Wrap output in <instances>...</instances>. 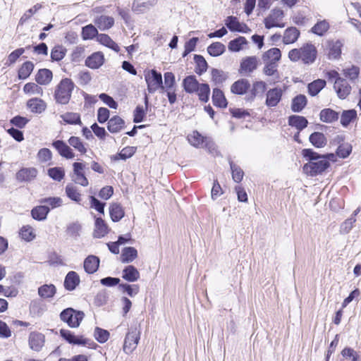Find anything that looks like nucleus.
I'll list each match as a JSON object with an SVG mask.
<instances>
[{"label":"nucleus","mask_w":361,"mask_h":361,"mask_svg":"<svg viewBox=\"0 0 361 361\" xmlns=\"http://www.w3.org/2000/svg\"><path fill=\"white\" fill-rule=\"evenodd\" d=\"M108 232L109 228L104 221L100 217L97 218L93 233L94 237L97 238H102L106 235Z\"/></svg>","instance_id":"obj_22"},{"label":"nucleus","mask_w":361,"mask_h":361,"mask_svg":"<svg viewBox=\"0 0 361 361\" xmlns=\"http://www.w3.org/2000/svg\"><path fill=\"white\" fill-rule=\"evenodd\" d=\"M283 95L281 87H276L269 90L266 94L265 104L268 107H274L280 102Z\"/></svg>","instance_id":"obj_10"},{"label":"nucleus","mask_w":361,"mask_h":361,"mask_svg":"<svg viewBox=\"0 0 361 361\" xmlns=\"http://www.w3.org/2000/svg\"><path fill=\"white\" fill-rule=\"evenodd\" d=\"M246 44V39L244 37H239L229 42L228 49L232 51H239L243 49V46Z\"/></svg>","instance_id":"obj_51"},{"label":"nucleus","mask_w":361,"mask_h":361,"mask_svg":"<svg viewBox=\"0 0 361 361\" xmlns=\"http://www.w3.org/2000/svg\"><path fill=\"white\" fill-rule=\"evenodd\" d=\"M136 152V148L134 147H124L118 154L114 157V160L123 159L126 160L131 157Z\"/></svg>","instance_id":"obj_50"},{"label":"nucleus","mask_w":361,"mask_h":361,"mask_svg":"<svg viewBox=\"0 0 361 361\" xmlns=\"http://www.w3.org/2000/svg\"><path fill=\"white\" fill-rule=\"evenodd\" d=\"M74 88V83L69 78L62 79L56 86L54 97L57 103L66 104L69 102Z\"/></svg>","instance_id":"obj_3"},{"label":"nucleus","mask_w":361,"mask_h":361,"mask_svg":"<svg viewBox=\"0 0 361 361\" xmlns=\"http://www.w3.org/2000/svg\"><path fill=\"white\" fill-rule=\"evenodd\" d=\"M104 60L102 53L95 52L86 59L85 64L90 68L96 69L104 63Z\"/></svg>","instance_id":"obj_21"},{"label":"nucleus","mask_w":361,"mask_h":361,"mask_svg":"<svg viewBox=\"0 0 361 361\" xmlns=\"http://www.w3.org/2000/svg\"><path fill=\"white\" fill-rule=\"evenodd\" d=\"M200 83L196 79L195 75H189L185 78L183 80V87L187 93H195L198 90V87Z\"/></svg>","instance_id":"obj_19"},{"label":"nucleus","mask_w":361,"mask_h":361,"mask_svg":"<svg viewBox=\"0 0 361 361\" xmlns=\"http://www.w3.org/2000/svg\"><path fill=\"white\" fill-rule=\"evenodd\" d=\"M45 343V336L42 333L32 331L28 336V345L31 350L39 352Z\"/></svg>","instance_id":"obj_8"},{"label":"nucleus","mask_w":361,"mask_h":361,"mask_svg":"<svg viewBox=\"0 0 361 361\" xmlns=\"http://www.w3.org/2000/svg\"><path fill=\"white\" fill-rule=\"evenodd\" d=\"M68 143L71 146L77 149L79 152L85 154L87 152V149L82 143L81 139L78 137L71 136L68 139Z\"/></svg>","instance_id":"obj_53"},{"label":"nucleus","mask_w":361,"mask_h":361,"mask_svg":"<svg viewBox=\"0 0 361 361\" xmlns=\"http://www.w3.org/2000/svg\"><path fill=\"white\" fill-rule=\"evenodd\" d=\"M357 118V111L355 109L344 110L341 115V124L347 127Z\"/></svg>","instance_id":"obj_33"},{"label":"nucleus","mask_w":361,"mask_h":361,"mask_svg":"<svg viewBox=\"0 0 361 361\" xmlns=\"http://www.w3.org/2000/svg\"><path fill=\"white\" fill-rule=\"evenodd\" d=\"M343 141V137L341 135H336L334 139V142L339 144L336 151L338 156L344 159L348 157L351 153L352 146L349 143H341Z\"/></svg>","instance_id":"obj_16"},{"label":"nucleus","mask_w":361,"mask_h":361,"mask_svg":"<svg viewBox=\"0 0 361 361\" xmlns=\"http://www.w3.org/2000/svg\"><path fill=\"white\" fill-rule=\"evenodd\" d=\"M230 166L232 172V178L236 183H240L243 178V171L233 161H230Z\"/></svg>","instance_id":"obj_56"},{"label":"nucleus","mask_w":361,"mask_h":361,"mask_svg":"<svg viewBox=\"0 0 361 361\" xmlns=\"http://www.w3.org/2000/svg\"><path fill=\"white\" fill-rule=\"evenodd\" d=\"M56 293V288L54 285H43L38 289L39 295L44 298H52Z\"/></svg>","instance_id":"obj_48"},{"label":"nucleus","mask_w":361,"mask_h":361,"mask_svg":"<svg viewBox=\"0 0 361 361\" xmlns=\"http://www.w3.org/2000/svg\"><path fill=\"white\" fill-rule=\"evenodd\" d=\"M317 55V50L312 43H306L299 49H293L288 52V58L291 61H302L305 64L313 63Z\"/></svg>","instance_id":"obj_2"},{"label":"nucleus","mask_w":361,"mask_h":361,"mask_svg":"<svg viewBox=\"0 0 361 361\" xmlns=\"http://www.w3.org/2000/svg\"><path fill=\"white\" fill-rule=\"evenodd\" d=\"M73 176L72 180L76 183L82 186L86 187L88 185L89 182L82 171L85 169V165L80 162H74L73 164Z\"/></svg>","instance_id":"obj_9"},{"label":"nucleus","mask_w":361,"mask_h":361,"mask_svg":"<svg viewBox=\"0 0 361 361\" xmlns=\"http://www.w3.org/2000/svg\"><path fill=\"white\" fill-rule=\"evenodd\" d=\"M227 27L231 31L244 32L247 26L244 23L238 21V18L234 16H228L225 23Z\"/></svg>","instance_id":"obj_29"},{"label":"nucleus","mask_w":361,"mask_h":361,"mask_svg":"<svg viewBox=\"0 0 361 361\" xmlns=\"http://www.w3.org/2000/svg\"><path fill=\"white\" fill-rule=\"evenodd\" d=\"M334 88L338 97L341 99H345L351 91L350 85L343 78H338L335 80Z\"/></svg>","instance_id":"obj_11"},{"label":"nucleus","mask_w":361,"mask_h":361,"mask_svg":"<svg viewBox=\"0 0 361 361\" xmlns=\"http://www.w3.org/2000/svg\"><path fill=\"white\" fill-rule=\"evenodd\" d=\"M97 41L102 44L113 49L116 52L120 51L118 45L113 41L111 37L106 34H100L97 35Z\"/></svg>","instance_id":"obj_36"},{"label":"nucleus","mask_w":361,"mask_h":361,"mask_svg":"<svg viewBox=\"0 0 361 361\" xmlns=\"http://www.w3.org/2000/svg\"><path fill=\"white\" fill-rule=\"evenodd\" d=\"M250 87V83L246 79L238 80L235 82L231 87V92L238 94H245Z\"/></svg>","instance_id":"obj_30"},{"label":"nucleus","mask_w":361,"mask_h":361,"mask_svg":"<svg viewBox=\"0 0 361 361\" xmlns=\"http://www.w3.org/2000/svg\"><path fill=\"white\" fill-rule=\"evenodd\" d=\"M281 57V50L278 48H271L264 52L262 55V61L264 63H276L278 64Z\"/></svg>","instance_id":"obj_13"},{"label":"nucleus","mask_w":361,"mask_h":361,"mask_svg":"<svg viewBox=\"0 0 361 361\" xmlns=\"http://www.w3.org/2000/svg\"><path fill=\"white\" fill-rule=\"evenodd\" d=\"M141 328L140 325L130 326L124 338L123 350L126 354H131L137 348L140 339Z\"/></svg>","instance_id":"obj_4"},{"label":"nucleus","mask_w":361,"mask_h":361,"mask_svg":"<svg viewBox=\"0 0 361 361\" xmlns=\"http://www.w3.org/2000/svg\"><path fill=\"white\" fill-rule=\"evenodd\" d=\"M98 31L97 28L92 24L87 25L82 27V35L84 39H91L95 36L97 37Z\"/></svg>","instance_id":"obj_54"},{"label":"nucleus","mask_w":361,"mask_h":361,"mask_svg":"<svg viewBox=\"0 0 361 361\" xmlns=\"http://www.w3.org/2000/svg\"><path fill=\"white\" fill-rule=\"evenodd\" d=\"M307 104V98L303 94H299L292 101L291 109L294 112L301 111Z\"/></svg>","instance_id":"obj_38"},{"label":"nucleus","mask_w":361,"mask_h":361,"mask_svg":"<svg viewBox=\"0 0 361 361\" xmlns=\"http://www.w3.org/2000/svg\"><path fill=\"white\" fill-rule=\"evenodd\" d=\"M329 23L326 20L318 21L311 29V31L319 36L324 35L329 29Z\"/></svg>","instance_id":"obj_39"},{"label":"nucleus","mask_w":361,"mask_h":361,"mask_svg":"<svg viewBox=\"0 0 361 361\" xmlns=\"http://www.w3.org/2000/svg\"><path fill=\"white\" fill-rule=\"evenodd\" d=\"M212 101L215 106L221 108H225L227 106V102L223 92L218 88H214L212 93Z\"/></svg>","instance_id":"obj_32"},{"label":"nucleus","mask_w":361,"mask_h":361,"mask_svg":"<svg viewBox=\"0 0 361 361\" xmlns=\"http://www.w3.org/2000/svg\"><path fill=\"white\" fill-rule=\"evenodd\" d=\"M137 257V250L133 247L124 248L121 255L122 262L126 263L133 262Z\"/></svg>","instance_id":"obj_43"},{"label":"nucleus","mask_w":361,"mask_h":361,"mask_svg":"<svg viewBox=\"0 0 361 361\" xmlns=\"http://www.w3.org/2000/svg\"><path fill=\"white\" fill-rule=\"evenodd\" d=\"M109 213L113 221L117 222L124 216V212L122 207L117 203H114L110 206Z\"/></svg>","instance_id":"obj_37"},{"label":"nucleus","mask_w":361,"mask_h":361,"mask_svg":"<svg viewBox=\"0 0 361 361\" xmlns=\"http://www.w3.org/2000/svg\"><path fill=\"white\" fill-rule=\"evenodd\" d=\"M145 78L147 85V90L149 93H154L158 89H161L162 76L160 73L152 70L145 74Z\"/></svg>","instance_id":"obj_7"},{"label":"nucleus","mask_w":361,"mask_h":361,"mask_svg":"<svg viewBox=\"0 0 361 361\" xmlns=\"http://www.w3.org/2000/svg\"><path fill=\"white\" fill-rule=\"evenodd\" d=\"M156 2V0H135L133 4V8L135 11L142 12L146 8H149Z\"/></svg>","instance_id":"obj_49"},{"label":"nucleus","mask_w":361,"mask_h":361,"mask_svg":"<svg viewBox=\"0 0 361 361\" xmlns=\"http://www.w3.org/2000/svg\"><path fill=\"white\" fill-rule=\"evenodd\" d=\"M226 50V47L221 42H214L207 47V52L212 56H219Z\"/></svg>","instance_id":"obj_44"},{"label":"nucleus","mask_w":361,"mask_h":361,"mask_svg":"<svg viewBox=\"0 0 361 361\" xmlns=\"http://www.w3.org/2000/svg\"><path fill=\"white\" fill-rule=\"evenodd\" d=\"M49 212V208L47 206L41 205L33 208L31 211V214L33 219L42 221L47 218Z\"/></svg>","instance_id":"obj_34"},{"label":"nucleus","mask_w":361,"mask_h":361,"mask_svg":"<svg viewBox=\"0 0 361 361\" xmlns=\"http://www.w3.org/2000/svg\"><path fill=\"white\" fill-rule=\"evenodd\" d=\"M23 91L26 94H38L40 96L43 94L42 88L34 82L26 83L23 87Z\"/></svg>","instance_id":"obj_52"},{"label":"nucleus","mask_w":361,"mask_h":361,"mask_svg":"<svg viewBox=\"0 0 361 361\" xmlns=\"http://www.w3.org/2000/svg\"><path fill=\"white\" fill-rule=\"evenodd\" d=\"M27 105L32 112L36 114H41L47 107L46 103L39 98H32L29 99Z\"/></svg>","instance_id":"obj_25"},{"label":"nucleus","mask_w":361,"mask_h":361,"mask_svg":"<svg viewBox=\"0 0 361 361\" xmlns=\"http://www.w3.org/2000/svg\"><path fill=\"white\" fill-rule=\"evenodd\" d=\"M288 123L290 126L301 130L307 127L308 122L303 116L293 115L289 117Z\"/></svg>","instance_id":"obj_35"},{"label":"nucleus","mask_w":361,"mask_h":361,"mask_svg":"<svg viewBox=\"0 0 361 361\" xmlns=\"http://www.w3.org/2000/svg\"><path fill=\"white\" fill-rule=\"evenodd\" d=\"M52 146L58 151L59 154L66 159H73L75 157L74 152L62 140H56L52 143Z\"/></svg>","instance_id":"obj_14"},{"label":"nucleus","mask_w":361,"mask_h":361,"mask_svg":"<svg viewBox=\"0 0 361 361\" xmlns=\"http://www.w3.org/2000/svg\"><path fill=\"white\" fill-rule=\"evenodd\" d=\"M99 266V259L94 255L88 256L84 261L85 271L88 274L97 271Z\"/></svg>","instance_id":"obj_23"},{"label":"nucleus","mask_w":361,"mask_h":361,"mask_svg":"<svg viewBox=\"0 0 361 361\" xmlns=\"http://www.w3.org/2000/svg\"><path fill=\"white\" fill-rule=\"evenodd\" d=\"M342 42L340 40H331L327 42L328 56L330 59H338L341 54Z\"/></svg>","instance_id":"obj_17"},{"label":"nucleus","mask_w":361,"mask_h":361,"mask_svg":"<svg viewBox=\"0 0 361 361\" xmlns=\"http://www.w3.org/2000/svg\"><path fill=\"white\" fill-rule=\"evenodd\" d=\"M37 158L40 163H47L51 160L52 153L48 148H42L38 151Z\"/></svg>","instance_id":"obj_59"},{"label":"nucleus","mask_w":361,"mask_h":361,"mask_svg":"<svg viewBox=\"0 0 361 361\" xmlns=\"http://www.w3.org/2000/svg\"><path fill=\"white\" fill-rule=\"evenodd\" d=\"M61 319L66 322L71 328L79 326L84 317V313L80 311H75L73 308H67L62 311L60 314Z\"/></svg>","instance_id":"obj_5"},{"label":"nucleus","mask_w":361,"mask_h":361,"mask_svg":"<svg viewBox=\"0 0 361 361\" xmlns=\"http://www.w3.org/2000/svg\"><path fill=\"white\" fill-rule=\"evenodd\" d=\"M188 140L192 145L198 147L203 144L204 137L197 131H194L192 134L188 135Z\"/></svg>","instance_id":"obj_60"},{"label":"nucleus","mask_w":361,"mask_h":361,"mask_svg":"<svg viewBox=\"0 0 361 361\" xmlns=\"http://www.w3.org/2000/svg\"><path fill=\"white\" fill-rule=\"evenodd\" d=\"M319 117L322 121L330 123L338 121L339 114L331 109H324L320 111Z\"/></svg>","instance_id":"obj_26"},{"label":"nucleus","mask_w":361,"mask_h":361,"mask_svg":"<svg viewBox=\"0 0 361 361\" xmlns=\"http://www.w3.org/2000/svg\"><path fill=\"white\" fill-rule=\"evenodd\" d=\"M341 355L343 357L350 359L352 361H360V357L357 353L350 348H345L341 351Z\"/></svg>","instance_id":"obj_64"},{"label":"nucleus","mask_w":361,"mask_h":361,"mask_svg":"<svg viewBox=\"0 0 361 361\" xmlns=\"http://www.w3.org/2000/svg\"><path fill=\"white\" fill-rule=\"evenodd\" d=\"M66 54V49L61 46L54 47L51 52V58L53 61H59L63 59Z\"/></svg>","instance_id":"obj_61"},{"label":"nucleus","mask_w":361,"mask_h":361,"mask_svg":"<svg viewBox=\"0 0 361 361\" xmlns=\"http://www.w3.org/2000/svg\"><path fill=\"white\" fill-rule=\"evenodd\" d=\"M257 59L256 56H248L243 59L240 63V72L241 74H248L257 68Z\"/></svg>","instance_id":"obj_12"},{"label":"nucleus","mask_w":361,"mask_h":361,"mask_svg":"<svg viewBox=\"0 0 361 361\" xmlns=\"http://www.w3.org/2000/svg\"><path fill=\"white\" fill-rule=\"evenodd\" d=\"M300 36V31L295 27L287 28L283 33V42L286 44L294 43Z\"/></svg>","instance_id":"obj_27"},{"label":"nucleus","mask_w":361,"mask_h":361,"mask_svg":"<svg viewBox=\"0 0 361 361\" xmlns=\"http://www.w3.org/2000/svg\"><path fill=\"white\" fill-rule=\"evenodd\" d=\"M284 13L279 8L273 9L269 15L264 18V23L265 27L271 29L272 27H284L285 23H283Z\"/></svg>","instance_id":"obj_6"},{"label":"nucleus","mask_w":361,"mask_h":361,"mask_svg":"<svg viewBox=\"0 0 361 361\" xmlns=\"http://www.w3.org/2000/svg\"><path fill=\"white\" fill-rule=\"evenodd\" d=\"M20 235L23 239L26 241H31L35 238V233L33 228L30 226H24L20 229Z\"/></svg>","instance_id":"obj_58"},{"label":"nucleus","mask_w":361,"mask_h":361,"mask_svg":"<svg viewBox=\"0 0 361 361\" xmlns=\"http://www.w3.org/2000/svg\"><path fill=\"white\" fill-rule=\"evenodd\" d=\"M66 194L72 200L77 202L80 201V193L73 184H68L66 187Z\"/></svg>","instance_id":"obj_55"},{"label":"nucleus","mask_w":361,"mask_h":361,"mask_svg":"<svg viewBox=\"0 0 361 361\" xmlns=\"http://www.w3.org/2000/svg\"><path fill=\"white\" fill-rule=\"evenodd\" d=\"M48 175L54 180L61 181L65 176V171L61 167L50 168Z\"/></svg>","instance_id":"obj_57"},{"label":"nucleus","mask_w":361,"mask_h":361,"mask_svg":"<svg viewBox=\"0 0 361 361\" xmlns=\"http://www.w3.org/2000/svg\"><path fill=\"white\" fill-rule=\"evenodd\" d=\"M302 155L310 161L303 166V171L307 175L314 176L322 173L329 166V161L324 157L320 156L311 149H303Z\"/></svg>","instance_id":"obj_1"},{"label":"nucleus","mask_w":361,"mask_h":361,"mask_svg":"<svg viewBox=\"0 0 361 361\" xmlns=\"http://www.w3.org/2000/svg\"><path fill=\"white\" fill-rule=\"evenodd\" d=\"M95 25L101 30L111 28L114 24V19L107 16H100L94 20Z\"/></svg>","instance_id":"obj_28"},{"label":"nucleus","mask_w":361,"mask_h":361,"mask_svg":"<svg viewBox=\"0 0 361 361\" xmlns=\"http://www.w3.org/2000/svg\"><path fill=\"white\" fill-rule=\"evenodd\" d=\"M356 219L354 216H350L343 222L340 226V233L343 234L348 233L353 227Z\"/></svg>","instance_id":"obj_63"},{"label":"nucleus","mask_w":361,"mask_h":361,"mask_svg":"<svg viewBox=\"0 0 361 361\" xmlns=\"http://www.w3.org/2000/svg\"><path fill=\"white\" fill-rule=\"evenodd\" d=\"M37 170L34 167L23 168L16 173V179L18 181H30L36 178Z\"/></svg>","instance_id":"obj_15"},{"label":"nucleus","mask_w":361,"mask_h":361,"mask_svg":"<svg viewBox=\"0 0 361 361\" xmlns=\"http://www.w3.org/2000/svg\"><path fill=\"white\" fill-rule=\"evenodd\" d=\"M200 100L204 102H207L209 100L210 88L208 84L200 83L198 87V90L195 91Z\"/></svg>","instance_id":"obj_45"},{"label":"nucleus","mask_w":361,"mask_h":361,"mask_svg":"<svg viewBox=\"0 0 361 361\" xmlns=\"http://www.w3.org/2000/svg\"><path fill=\"white\" fill-rule=\"evenodd\" d=\"M80 277L76 272L69 271L64 280V287L68 290H73L80 283Z\"/></svg>","instance_id":"obj_20"},{"label":"nucleus","mask_w":361,"mask_h":361,"mask_svg":"<svg viewBox=\"0 0 361 361\" xmlns=\"http://www.w3.org/2000/svg\"><path fill=\"white\" fill-rule=\"evenodd\" d=\"M60 117L63 119V121L68 124L81 125L80 116L78 113L74 112H66L63 114H61Z\"/></svg>","instance_id":"obj_40"},{"label":"nucleus","mask_w":361,"mask_h":361,"mask_svg":"<svg viewBox=\"0 0 361 361\" xmlns=\"http://www.w3.org/2000/svg\"><path fill=\"white\" fill-rule=\"evenodd\" d=\"M125 126V121L118 116H114L108 121L107 129L111 133L120 132Z\"/></svg>","instance_id":"obj_18"},{"label":"nucleus","mask_w":361,"mask_h":361,"mask_svg":"<svg viewBox=\"0 0 361 361\" xmlns=\"http://www.w3.org/2000/svg\"><path fill=\"white\" fill-rule=\"evenodd\" d=\"M326 85L324 80L318 79L308 85V91L312 96L317 95Z\"/></svg>","instance_id":"obj_42"},{"label":"nucleus","mask_w":361,"mask_h":361,"mask_svg":"<svg viewBox=\"0 0 361 361\" xmlns=\"http://www.w3.org/2000/svg\"><path fill=\"white\" fill-rule=\"evenodd\" d=\"M53 74L52 72L47 68L39 70L36 76V82L42 85H47L49 84L52 80Z\"/></svg>","instance_id":"obj_24"},{"label":"nucleus","mask_w":361,"mask_h":361,"mask_svg":"<svg viewBox=\"0 0 361 361\" xmlns=\"http://www.w3.org/2000/svg\"><path fill=\"white\" fill-rule=\"evenodd\" d=\"M34 68V64L31 61L25 62L18 71V78L26 79L30 76Z\"/></svg>","instance_id":"obj_47"},{"label":"nucleus","mask_w":361,"mask_h":361,"mask_svg":"<svg viewBox=\"0 0 361 361\" xmlns=\"http://www.w3.org/2000/svg\"><path fill=\"white\" fill-rule=\"evenodd\" d=\"M123 278L128 281L134 282L140 278V273L135 267L129 265L123 269Z\"/></svg>","instance_id":"obj_31"},{"label":"nucleus","mask_w":361,"mask_h":361,"mask_svg":"<svg viewBox=\"0 0 361 361\" xmlns=\"http://www.w3.org/2000/svg\"><path fill=\"white\" fill-rule=\"evenodd\" d=\"M162 91L176 90L175 76L171 72L164 73V85L162 84L161 89Z\"/></svg>","instance_id":"obj_46"},{"label":"nucleus","mask_w":361,"mask_h":361,"mask_svg":"<svg viewBox=\"0 0 361 361\" xmlns=\"http://www.w3.org/2000/svg\"><path fill=\"white\" fill-rule=\"evenodd\" d=\"M195 61L197 64L196 73L197 74H202L207 71V63L202 56L195 55Z\"/></svg>","instance_id":"obj_62"},{"label":"nucleus","mask_w":361,"mask_h":361,"mask_svg":"<svg viewBox=\"0 0 361 361\" xmlns=\"http://www.w3.org/2000/svg\"><path fill=\"white\" fill-rule=\"evenodd\" d=\"M310 142L316 147H323L326 144L324 135L319 132H314L310 136Z\"/></svg>","instance_id":"obj_41"}]
</instances>
